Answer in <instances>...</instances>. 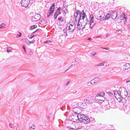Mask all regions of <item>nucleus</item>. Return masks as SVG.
Wrapping results in <instances>:
<instances>
[{
  "instance_id": "nucleus-13",
  "label": "nucleus",
  "mask_w": 130,
  "mask_h": 130,
  "mask_svg": "<svg viewBox=\"0 0 130 130\" xmlns=\"http://www.w3.org/2000/svg\"><path fill=\"white\" fill-rule=\"evenodd\" d=\"M93 101V100L88 98H86L84 99V102L87 103H92Z\"/></svg>"
},
{
  "instance_id": "nucleus-4",
  "label": "nucleus",
  "mask_w": 130,
  "mask_h": 130,
  "mask_svg": "<svg viewBox=\"0 0 130 130\" xmlns=\"http://www.w3.org/2000/svg\"><path fill=\"white\" fill-rule=\"evenodd\" d=\"M72 111H73L75 114H77V115L80 116V113L82 111L81 109L79 107H73L72 109Z\"/></svg>"
},
{
  "instance_id": "nucleus-51",
  "label": "nucleus",
  "mask_w": 130,
  "mask_h": 130,
  "mask_svg": "<svg viewBox=\"0 0 130 130\" xmlns=\"http://www.w3.org/2000/svg\"><path fill=\"white\" fill-rule=\"evenodd\" d=\"M22 48L24 50H25L26 49V48H25V46L24 45H23V46H22Z\"/></svg>"
},
{
  "instance_id": "nucleus-21",
  "label": "nucleus",
  "mask_w": 130,
  "mask_h": 130,
  "mask_svg": "<svg viewBox=\"0 0 130 130\" xmlns=\"http://www.w3.org/2000/svg\"><path fill=\"white\" fill-rule=\"evenodd\" d=\"M79 21H82L84 23V19H83L82 17L83 15L82 14H80V15H79Z\"/></svg>"
},
{
  "instance_id": "nucleus-30",
  "label": "nucleus",
  "mask_w": 130,
  "mask_h": 130,
  "mask_svg": "<svg viewBox=\"0 0 130 130\" xmlns=\"http://www.w3.org/2000/svg\"><path fill=\"white\" fill-rule=\"evenodd\" d=\"M119 96V97H118V98L120 99L119 101H121L122 99H124L123 98V96L121 95V94H119V95H118Z\"/></svg>"
},
{
  "instance_id": "nucleus-25",
  "label": "nucleus",
  "mask_w": 130,
  "mask_h": 130,
  "mask_svg": "<svg viewBox=\"0 0 130 130\" xmlns=\"http://www.w3.org/2000/svg\"><path fill=\"white\" fill-rule=\"evenodd\" d=\"M54 13V12L52 11H49L47 13V17L48 18L52 14Z\"/></svg>"
},
{
  "instance_id": "nucleus-52",
  "label": "nucleus",
  "mask_w": 130,
  "mask_h": 130,
  "mask_svg": "<svg viewBox=\"0 0 130 130\" xmlns=\"http://www.w3.org/2000/svg\"><path fill=\"white\" fill-rule=\"evenodd\" d=\"M123 44H124V43L123 42H121L120 43V45L121 46H122V45H123Z\"/></svg>"
},
{
  "instance_id": "nucleus-1",
  "label": "nucleus",
  "mask_w": 130,
  "mask_h": 130,
  "mask_svg": "<svg viewBox=\"0 0 130 130\" xmlns=\"http://www.w3.org/2000/svg\"><path fill=\"white\" fill-rule=\"evenodd\" d=\"M89 19L88 21V20L87 18H86L87 19L86 20V22L85 23V24L84 26H85L87 24H90V28L91 29H92L93 27L95 25V23H94L93 25H92V23H94V18L93 16V15L92 14H91L90 15L89 17Z\"/></svg>"
},
{
  "instance_id": "nucleus-49",
  "label": "nucleus",
  "mask_w": 130,
  "mask_h": 130,
  "mask_svg": "<svg viewBox=\"0 0 130 130\" xmlns=\"http://www.w3.org/2000/svg\"><path fill=\"white\" fill-rule=\"evenodd\" d=\"M83 127L82 126H79L78 127V129H82V127Z\"/></svg>"
},
{
  "instance_id": "nucleus-63",
  "label": "nucleus",
  "mask_w": 130,
  "mask_h": 130,
  "mask_svg": "<svg viewBox=\"0 0 130 130\" xmlns=\"http://www.w3.org/2000/svg\"><path fill=\"white\" fill-rule=\"evenodd\" d=\"M101 37V36L100 35H99L98 37H96V38H100Z\"/></svg>"
},
{
  "instance_id": "nucleus-38",
  "label": "nucleus",
  "mask_w": 130,
  "mask_h": 130,
  "mask_svg": "<svg viewBox=\"0 0 130 130\" xmlns=\"http://www.w3.org/2000/svg\"><path fill=\"white\" fill-rule=\"evenodd\" d=\"M35 36V35H28V37L30 39H32Z\"/></svg>"
},
{
  "instance_id": "nucleus-33",
  "label": "nucleus",
  "mask_w": 130,
  "mask_h": 130,
  "mask_svg": "<svg viewBox=\"0 0 130 130\" xmlns=\"http://www.w3.org/2000/svg\"><path fill=\"white\" fill-rule=\"evenodd\" d=\"M58 20L59 21H61V22H62L63 20L62 18V17L61 16L59 17L58 18Z\"/></svg>"
},
{
  "instance_id": "nucleus-40",
  "label": "nucleus",
  "mask_w": 130,
  "mask_h": 130,
  "mask_svg": "<svg viewBox=\"0 0 130 130\" xmlns=\"http://www.w3.org/2000/svg\"><path fill=\"white\" fill-rule=\"evenodd\" d=\"M114 95H115V94H117V95H119V93L117 91L115 92L114 93ZM115 97L116 98V96L115 95Z\"/></svg>"
},
{
  "instance_id": "nucleus-27",
  "label": "nucleus",
  "mask_w": 130,
  "mask_h": 130,
  "mask_svg": "<svg viewBox=\"0 0 130 130\" xmlns=\"http://www.w3.org/2000/svg\"><path fill=\"white\" fill-rule=\"evenodd\" d=\"M105 63V62H103L102 63H100L99 64H95V66H98L99 67L101 66H104V64Z\"/></svg>"
},
{
  "instance_id": "nucleus-17",
  "label": "nucleus",
  "mask_w": 130,
  "mask_h": 130,
  "mask_svg": "<svg viewBox=\"0 0 130 130\" xmlns=\"http://www.w3.org/2000/svg\"><path fill=\"white\" fill-rule=\"evenodd\" d=\"M99 15H102V18L101 19L102 20L103 19H104L103 18L105 16V13L103 11H99Z\"/></svg>"
},
{
  "instance_id": "nucleus-36",
  "label": "nucleus",
  "mask_w": 130,
  "mask_h": 130,
  "mask_svg": "<svg viewBox=\"0 0 130 130\" xmlns=\"http://www.w3.org/2000/svg\"><path fill=\"white\" fill-rule=\"evenodd\" d=\"M93 80H91L90 82L91 84H95L97 82L96 81H94L93 82V83H92V82L93 81Z\"/></svg>"
},
{
  "instance_id": "nucleus-37",
  "label": "nucleus",
  "mask_w": 130,
  "mask_h": 130,
  "mask_svg": "<svg viewBox=\"0 0 130 130\" xmlns=\"http://www.w3.org/2000/svg\"><path fill=\"white\" fill-rule=\"evenodd\" d=\"M52 115L51 114H49L47 116V118L48 119H51L52 117Z\"/></svg>"
},
{
  "instance_id": "nucleus-29",
  "label": "nucleus",
  "mask_w": 130,
  "mask_h": 130,
  "mask_svg": "<svg viewBox=\"0 0 130 130\" xmlns=\"http://www.w3.org/2000/svg\"><path fill=\"white\" fill-rule=\"evenodd\" d=\"M128 69L125 67H123V72L124 73H126L128 71Z\"/></svg>"
},
{
  "instance_id": "nucleus-64",
  "label": "nucleus",
  "mask_w": 130,
  "mask_h": 130,
  "mask_svg": "<svg viewBox=\"0 0 130 130\" xmlns=\"http://www.w3.org/2000/svg\"><path fill=\"white\" fill-rule=\"evenodd\" d=\"M77 61H78L76 59H75V62H77Z\"/></svg>"
},
{
  "instance_id": "nucleus-55",
  "label": "nucleus",
  "mask_w": 130,
  "mask_h": 130,
  "mask_svg": "<svg viewBox=\"0 0 130 130\" xmlns=\"http://www.w3.org/2000/svg\"><path fill=\"white\" fill-rule=\"evenodd\" d=\"M9 126L10 127H11V128H13L12 127V125L11 124H9Z\"/></svg>"
},
{
  "instance_id": "nucleus-41",
  "label": "nucleus",
  "mask_w": 130,
  "mask_h": 130,
  "mask_svg": "<svg viewBox=\"0 0 130 130\" xmlns=\"http://www.w3.org/2000/svg\"><path fill=\"white\" fill-rule=\"evenodd\" d=\"M80 21H79V22L78 21V23L77 24V25L78 26H82V24H80V23H81V22H80Z\"/></svg>"
},
{
  "instance_id": "nucleus-35",
  "label": "nucleus",
  "mask_w": 130,
  "mask_h": 130,
  "mask_svg": "<svg viewBox=\"0 0 130 130\" xmlns=\"http://www.w3.org/2000/svg\"><path fill=\"white\" fill-rule=\"evenodd\" d=\"M65 109V105L62 106L60 108V109L62 111L64 110Z\"/></svg>"
},
{
  "instance_id": "nucleus-56",
  "label": "nucleus",
  "mask_w": 130,
  "mask_h": 130,
  "mask_svg": "<svg viewBox=\"0 0 130 130\" xmlns=\"http://www.w3.org/2000/svg\"><path fill=\"white\" fill-rule=\"evenodd\" d=\"M128 26L129 28L130 29V22H129V23L128 24Z\"/></svg>"
},
{
  "instance_id": "nucleus-46",
  "label": "nucleus",
  "mask_w": 130,
  "mask_h": 130,
  "mask_svg": "<svg viewBox=\"0 0 130 130\" xmlns=\"http://www.w3.org/2000/svg\"><path fill=\"white\" fill-rule=\"evenodd\" d=\"M96 54L97 53L96 52H95L94 53H91L90 54L91 55H92L93 56L95 55H96Z\"/></svg>"
},
{
  "instance_id": "nucleus-23",
  "label": "nucleus",
  "mask_w": 130,
  "mask_h": 130,
  "mask_svg": "<svg viewBox=\"0 0 130 130\" xmlns=\"http://www.w3.org/2000/svg\"><path fill=\"white\" fill-rule=\"evenodd\" d=\"M123 66L124 67H125L128 69L130 68V64L129 63H126L124 64Z\"/></svg>"
},
{
  "instance_id": "nucleus-44",
  "label": "nucleus",
  "mask_w": 130,
  "mask_h": 130,
  "mask_svg": "<svg viewBox=\"0 0 130 130\" xmlns=\"http://www.w3.org/2000/svg\"><path fill=\"white\" fill-rule=\"evenodd\" d=\"M19 33H20V34L19 35L18 34L17 35V38H19V37H20L21 36V33L19 32Z\"/></svg>"
},
{
  "instance_id": "nucleus-32",
  "label": "nucleus",
  "mask_w": 130,
  "mask_h": 130,
  "mask_svg": "<svg viewBox=\"0 0 130 130\" xmlns=\"http://www.w3.org/2000/svg\"><path fill=\"white\" fill-rule=\"evenodd\" d=\"M37 27V26L36 25H35L31 26V27L30 28V30H32L35 29Z\"/></svg>"
},
{
  "instance_id": "nucleus-8",
  "label": "nucleus",
  "mask_w": 130,
  "mask_h": 130,
  "mask_svg": "<svg viewBox=\"0 0 130 130\" xmlns=\"http://www.w3.org/2000/svg\"><path fill=\"white\" fill-rule=\"evenodd\" d=\"M80 14V11L79 10H77L76 13L75 12H74V15L76 22L77 21V18H78V21H79V19L80 16L79 15Z\"/></svg>"
},
{
  "instance_id": "nucleus-14",
  "label": "nucleus",
  "mask_w": 130,
  "mask_h": 130,
  "mask_svg": "<svg viewBox=\"0 0 130 130\" xmlns=\"http://www.w3.org/2000/svg\"><path fill=\"white\" fill-rule=\"evenodd\" d=\"M108 104H109L110 105V106L112 108H114L116 105L115 102L113 100H112L111 102L110 103L108 102Z\"/></svg>"
},
{
  "instance_id": "nucleus-59",
  "label": "nucleus",
  "mask_w": 130,
  "mask_h": 130,
  "mask_svg": "<svg viewBox=\"0 0 130 130\" xmlns=\"http://www.w3.org/2000/svg\"><path fill=\"white\" fill-rule=\"evenodd\" d=\"M95 18L96 19H97V20H99V17H95Z\"/></svg>"
},
{
  "instance_id": "nucleus-12",
  "label": "nucleus",
  "mask_w": 130,
  "mask_h": 130,
  "mask_svg": "<svg viewBox=\"0 0 130 130\" xmlns=\"http://www.w3.org/2000/svg\"><path fill=\"white\" fill-rule=\"evenodd\" d=\"M120 19L122 20L123 19H125V20L124 21V24H125L126 23V20L127 19V17L125 16V15L124 13H122L120 15Z\"/></svg>"
},
{
  "instance_id": "nucleus-61",
  "label": "nucleus",
  "mask_w": 130,
  "mask_h": 130,
  "mask_svg": "<svg viewBox=\"0 0 130 130\" xmlns=\"http://www.w3.org/2000/svg\"><path fill=\"white\" fill-rule=\"evenodd\" d=\"M69 81H68L66 84V85H67L68 84H69Z\"/></svg>"
},
{
  "instance_id": "nucleus-9",
  "label": "nucleus",
  "mask_w": 130,
  "mask_h": 130,
  "mask_svg": "<svg viewBox=\"0 0 130 130\" xmlns=\"http://www.w3.org/2000/svg\"><path fill=\"white\" fill-rule=\"evenodd\" d=\"M117 12L116 11H112L110 13V17L113 19L115 20L117 18Z\"/></svg>"
},
{
  "instance_id": "nucleus-16",
  "label": "nucleus",
  "mask_w": 130,
  "mask_h": 130,
  "mask_svg": "<svg viewBox=\"0 0 130 130\" xmlns=\"http://www.w3.org/2000/svg\"><path fill=\"white\" fill-rule=\"evenodd\" d=\"M62 10V9L61 7H59L57 9L55 13H56L57 14H58V15H59L61 14V11Z\"/></svg>"
},
{
  "instance_id": "nucleus-58",
  "label": "nucleus",
  "mask_w": 130,
  "mask_h": 130,
  "mask_svg": "<svg viewBox=\"0 0 130 130\" xmlns=\"http://www.w3.org/2000/svg\"><path fill=\"white\" fill-rule=\"evenodd\" d=\"M69 128L71 129L72 130H74V128H72L71 127H69Z\"/></svg>"
},
{
  "instance_id": "nucleus-15",
  "label": "nucleus",
  "mask_w": 130,
  "mask_h": 130,
  "mask_svg": "<svg viewBox=\"0 0 130 130\" xmlns=\"http://www.w3.org/2000/svg\"><path fill=\"white\" fill-rule=\"evenodd\" d=\"M55 3H54L50 7L49 9L48 10V12L52 11L54 12L55 8Z\"/></svg>"
},
{
  "instance_id": "nucleus-39",
  "label": "nucleus",
  "mask_w": 130,
  "mask_h": 130,
  "mask_svg": "<svg viewBox=\"0 0 130 130\" xmlns=\"http://www.w3.org/2000/svg\"><path fill=\"white\" fill-rule=\"evenodd\" d=\"M52 42V41L50 40H47L44 42V43H51Z\"/></svg>"
},
{
  "instance_id": "nucleus-42",
  "label": "nucleus",
  "mask_w": 130,
  "mask_h": 130,
  "mask_svg": "<svg viewBox=\"0 0 130 130\" xmlns=\"http://www.w3.org/2000/svg\"><path fill=\"white\" fill-rule=\"evenodd\" d=\"M98 100L99 101L98 102H99L100 103H102L104 102V101L103 100H101L100 99H98Z\"/></svg>"
},
{
  "instance_id": "nucleus-22",
  "label": "nucleus",
  "mask_w": 130,
  "mask_h": 130,
  "mask_svg": "<svg viewBox=\"0 0 130 130\" xmlns=\"http://www.w3.org/2000/svg\"><path fill=\"white\" fill-rule=\"evenodd\" d=\"M80 13L82 14L83 15L82 17L83 19H84L85 17H86V18H87V15L84 10H83L81 12H80Z\"/></svg>"
},
{
  "instance_id": "nucleus-26",
  "label": "nucleus",
  "mask_w": 130,
  "mask_h": 130,
  "mask_svg": "<svg viewBox=\"0 0 130 130\" xmlns=\"http://www.w3.org/2000/svg\"><path fill=\"white\" fill-rule=\"evenodd\" d=\"M101 78H100L99 77H97L93 79V80L94 81H96L97 82L99 81L100 80Z\"/></svg>"
},
{
  "instance_id": "nucleus-28",
  "label": "nucleus",
  "mask_w": 130,
  "mask_h": 130,
  "mask_svg": "<svg viewBox=\"0 0 130 130\" xmlns=\"http://www.w3.org/2000/svg\"><path fill=\"white\" fill-rule=\"evenodd\" d=\"M63 32L64 33L63 35L65 37L67 36V31L66 29H64L63 30Z\"/></svg>"
},
{
  "instance_id": "nucleus-24",
  "label": "nucleus",
  "mask_w": 130,
  "mask_h": 130,
  "mask_svg": "<svg viewBox=\"0 0 130 130\" xmlns=\"http://www.w3.org/2000/svg\"><path fill=\"white\" fill-rule=\"evenodd\" d=\"M6 25L4 23H2L0 24V29H3L5 28Z\"/></svg>"
},
{
  "instance_id": "nucleus-31",
  "label": "nucleus",
  "mask_w": 130,
  "mask_h": 130,
  "mask_svg": "<svg viewBox=\"0 0 130 130\" xmlns=\"http://www.w3.org/2000/svg\"><path fill=\"white\" fill-rule=\"evenodd\" d=\"M26 43L28 45H30V41H29L26 38L24 39Z\"/></svg>"
},
{
  "instance_id": "nucleus-50",
  "label": "nucleus",
  "mask_w": 130,
  "mask_h": 130,
  "mask_svg": "<svg viewBox=\"0 0 130 130\" xmlns=\"http://www.w3.org/2000/svg\"><path fill=\"white\" fill-rule=\"evenodd\" d=\"M33 53L32 51L31 50L30 52H29V54L31 56L32 54Z\"/></svg>"
},
{
  "instance_id": "nucleus-53",
  "label": "nucleus",
  "mask_w": 130,
  "mask_h": 130,
  "mask_svg": "<svg viewBox=\"0 0 130 130\" xmlns=\"http://www.w3.org/2000/svg\"><path fill=\"white\" fill-rule=\"evenodd\" d=\"M35 40H33V41L32 42H30V44L31 43H34V42H35Z\"/></svg>"
},
{
  "instance_id": "nucleus-6",
  "label": "nucleus",
  "mask_w": 130,
  "mask_h": 130,
  "mask_svg": "<svg viewBox=\"0 0 130 130\" xmlns=\"http://www.w3.org/2000/svg\"><path fill=\"white\" fill-rule=\"evenodd\" d=\"M41 18L40 14H37L34 17H33L31 19V20L32 21H36L39 20Z\"/></svg>"
},
{
  "instance_id": "nucleus-47",
  "label": "nucleus",
  "mask_w": 130,
  "mask_h": 130,
  "mask_svg": "<svg viewBox=\"0 0 130 130\" xmlns=\"http://www.w3.org/2000/svg\"><path fill=\"white\" fill-rule=\"evenodd\" d=\"M101 48L107 50H108L109 48L108 47H102Z\"/></svg>"
},
{
  "instance_id": "nucleus-62",
  "label": "nucleus",
  "mask_w": 130,
  "mask_h": 130,
  "mask_svg": "<svg viewBox=\"0 0 130 130\" xmlns=\"http://www.w3.org/2000/svg\"><path fill=\"white\" fill-rule=\"evenodd\" d=\"M130 82V80L126 81V83Z\"/></svg>"
},
{
  "instance_id": "nucleus-11",
  "label": "nucleus",
  "mask_w": 130,
  "mask_h": 130,
  "mask_svg": "<svg viewBox=\"0 0 130 130\" xmlns=\"http://www.w3.org/2000/svg\"><path fill=\"white\" fill-rule=\"evenodd\" d=\"M75 25L70 24V25L68 26V29H67V27L66 28L67 30H70L69 32H73L75 29Z\"/></svg>"
},
{
  "instance_id": "nucleus-34",
  "label": "nucleus",
  "mask_w": 130,
  "mask_h": 130,
  "mask_svg": "<svg viewBox=\"0 0 130 130\" xmlns=\"http://www.w3.org/2000/svg\"><path fill=\"white\" fill-rule=\"evenodd\" d=\"M58 14H57L56 13H55L54 14V19L55 20L57 18L58 16Z\"/></svg>"
},
{
  "instance_id": "nucleus-54",
  "label": "nucleus",
  "mask_w": 130,
  "mask_h": 130,
  "mask_svg": "<svg viewBox=\"0 0 130 130\" xmlns=\"http://www.w3.org/2000/svg\"><path fill=\"white\" fill-rule=\"evenodd\" d=\"M98 17L99 18V20H100V19H101V18H102V15H100V16H99V17Z\"/></svg>"
},
{
  "instance_id": "nucleus-7",
  "label": "nucleus",
  "mask_w": 130,
  "mask_h": 130,
  "mask_svg": "<svg viewBox=\"0 0 130 130\" xmlns=\"http://www.w3.org/2000/svg\"><path fill=\"white\" fill-rule=\"evenodd\" d=\"M75 103L77 105V106L82 108H85L87 107V105L86 103L80 102Z\"/></svg>"
},
{
  "instance_id": "nucleus-20",
  "label": "nucleus",
  "mask_w": 130,
  "mask_h": 130,
  "mask_svg": "<svg viewBox=\"0 0 130 130\" xmlns=\"http://www.w3.org/2000/svg\"><path fill=\"white\" fill-rule=\"evenodd\" d=\"M79 116L80 117L79 118H83L84 119H86V120H87V119L88 118H89L88 117L84 115H80Z\"/></svg>"
},
{
  "instance_id": "nucleus-48",
  "label": "nucleus",
  "mask_w": 130,
  "mask_h": 130,
  "mask_svg": "<svg viewBox=\"0 0 130 130\" xmlns=\"http://www.w3.org/2000/svg\"><path fill=\"white\" fill-rule=\"evenodd\" d=\"M35 126L34 125H32L30 126V128H32L33 129H34L35 128H33L34 127H35Z\"/></svg>"
},
{
  "instance_id": "nucleus-60",
  "label": "nucleus",
  "mask_w": 130,
  "mask_h": 130,
  "mask_svg": "<svg viewBox=\"0 0 130 130\" xmlns=\"http://www.w3.org/2000/svg\"><path fill=\"white\" fill-rule=\"evenodd\" d=\"M73 66V64H72L71 66L69 67V68H68V69H70Z\"/></svg>"
},
{
  "instance_id": "nucleus-3",
  "label": "nucleus",
  "mask_w": 130,
  "mask_h": 130,
  "mask_svg": "<svg viewBox=\"0 0 130 130\" xmlns=\"http://www.w3.org/2000/svg\"><path fill=\"white\" fill-rule=\"evenodd\" d=\"M30 1V0H22L21 2L22 6L26 8L28 6Z\"/></svg>"
},
{
  "instance_id": "nucleus-43",
  "label": "nucleus",
  "mask_w": 130,
  "mask_h": 130,
  "mask_svg": "<svg viewBox=\"0 0 130 130\" xmlns=\"http://www.w3.org/2000/svg\"><path fill=\"white\" fill-rule=\"evenodd\" d=\"M42 31V30L40 29H38L36 30L35 31H38L39 32H41Z\"/></svg>"
},
{
  "instance_id": "nucleus-2",
  "label": "nucleus",
  "mask_w": 130,
  "mask_h": 130,
  "mask_svg": "<svg viewBox=\"0 0 130 130\" xmlns=\"http://www.w3.org/2000/svg\"><path fill=\"white\" fill-rule=\"evenodd\" d=\"M120 94L123 96L124 98L126 97L128 94V92L125 88L123 87H120L119 90Z\"/></svg>"
},
{
  "instance_id": "nucleus-10",
  "label": "nucleus",
  "mask_w": 130,
  "mask_h": 130,
  "mask_svg": "<svg viewBox=\"0 0 130 130\" xmlns=\"http://www.w3.org/2000/svg\"><path fill=\"white\" fill-rule=\"evenodd\" d=\"M76 117L77 115H75V116L74 115H71L69 116V119L70 121H72L73 122H78V118H77V120H73V119H75V117Z\"/></svg>"
},
{
  "instance_id": "nucleus-5",
  "label": "nucleus",
  "mask_w": 130,
  "mask_h": 130,
  "mask_svg": "<svg viewBox=\"0 0 130 130\" xmlns=\"http://www.w3.org/2000/svg\"><path fill=\"white\" fill-rule=\"evenodd\" d=\"M76 117H77V118H78V122L79 121H80V122L85 124L89 123L90 122V120L89 118H88L87 119V120H86V119H84L83 118H79L78 117V115H77Z\"/></svg>"
},
{
  "instance_id": "nucleus-57",
  "label": "nucleus",
  "mask_w": 130,
  "mask_h": 130,
  "mask_svg": "<svg viewBox=\"0 0 130 130\" xmlns=\"http://www.w3.org/2000/svg\"><path fill=\"white\" fill-rule=\"evenodd\" d=\"M108 94L110 95L111 94V93L110 92H109L108 93Z\"/></svg>"
},
{
  "instance_id": "nucleus-19",
  "label": "nucleus",
  "mask_w": 130,
  "mask_h": 130,
  "mask_svg": "<svg viewBox=\"0 0 130 130\" xmlns=\"http://www.w3.org/2000/svg\"><path fill=\"white\" fill-rule=\"evenodd\" d=\"M110 17V13H108L106 15L105 18L103 19V20H107Z\"/></svg>"
},
{
  "instance_id": "nucleus-18",
  "label": "nucleus",
  "mask_w": 130,
  "mask_h": 130,
  "mask_svg": "<svg viewBox=\"0 0 130 130\" xmlns=\"http://www.w3.org/2000/svg\"><path fill=\"white\" fill-rule=\"evenodd\" d=\"M103 108L105 110H106L107 109H109L110 107V105L109 104L106 105L105 104L104 105H103Z\"/></svg>"
},
{
  "instance_id": "nucleus-45",
  "label": "nucleus",
  "mask_w": 130,
  "mask_h": 130,
  "mask_svg": "<svg viewBox=\"0 0 130 130\" xmlns=\"http://www.w3.org/2000/svg\"><path fill=\"white\" fill-rule=\"evenodd\" d=\"M7 52L9 53L11 52V51L10 49H9V48L8 47L7 48Z\"/></svg>"
}]
</instances>
